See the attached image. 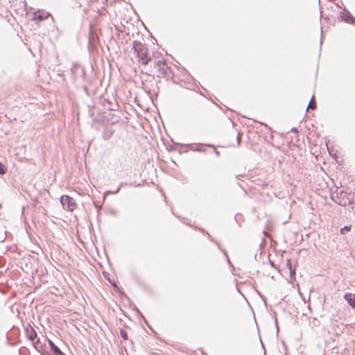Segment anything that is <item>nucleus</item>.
I'll return each mask as SVG.
<instances>
[{
  "label": "nucleus",
  "mask_w": 355,
  "mask_h": 355,
  "mask_svg": "<svg viewBox=\"0 0 355 355\" xmlns=\"http://www.w3.org/2000/svg\"><path fill=\"white\" fill-rule=\"evenodd\" d=\"M132 47L138 58V62L143 65L148 64L151 61V55L146 45L140 42L135 41Z\"/></svg>",
  "instance_id": "nucleus-1"
},
{
  "label": "nucleus",
  "mask_w": 355,
  "mask_h": 355,
  "mask_svg": "<svg viewBox=\"0 0 355 355\" xmlns=\"http://www.w3.org/2000/svg\"><path fill=\"white\" fill-rule=\"evenodd\" d=\"M154 68L157 69L159 73V75L164 76L168 75V72L170 71L166 61L163 58H158L154 61Z\"/></svg>",
  "instance_id": "nucleus-2"
},
{
  "label": "nucleus",
  "mask_w": 355,
  "mask_h": 355,
  "mask_svg": "<svg viewBox=\"0 0 355 355\" xmlns=\"http://www.w3.org/2000/svg\"><path fill=\"white\" fill-rule=\"evenodd\" d=\"M331 198L341 206H346L350 202V198L348 197L347 193L344 191L333 194Z\"/></svg>",
  "instance_id": "nucleus-3"
},
{
  "label": "nucleus",
  "mask_w": 355,
  "mask_h": 355,
  "mask_svg": "<svg viewBox=\"0 0 355 355\" xmlns=\"http://www.w3.org/2000/svg\"><path fill=\"white\" fill-rule=\"evenodd\" d=\"M60 203L63 209L69 211H73L76 207L75 200L70 196L64 195L60 198Z\"/></svg>",
  "instance_id": "nucleus-4"
},
{
  "label": "nucleus",
  "mask_w": 355,
  "mask_h": 355,
  "mask_svg": "<svg viewBox=\"0 0 355 355\" xmlns=\"http://www.w3.org/2000/svg\"><path fill=\"white\" fill-rule=\"evenodd\" d=\"M341 21L350 24H355V18L352 15L349 11L344 10L340 14Z\"/></svg>",
  "instance_id": "nucleus-5"
},
{
  "label": "nucleus",
  "mask_w": 355,
  "mask_h": 355,
  "mask_svg": "<svg viewBox=\"0 0 355 355\" xmlns=\"http://www.w3.org/2000/svg\"><path fill=\"white\" fill-rule=\"evenodd\" d=\"M50 16L51 14L45 10H38L37 12L35 13V19L40 21L47 19Z\"/></svg>",
  "instance_id": "nucleus-6"
},
{
  "label": "nucleus",
  "mask_w": 355,
  "mask_h": 355,
  "mask_svg": "<svg viewBox=\"0 0 355 355\" xmlns=\"http://www.w3.org/2000/svg\"><path fill=\"white\" fill-rule=\"evenodd\" d=\"M48 343H49V347L51 348V350L53 352L54 355H65L60 350V349L53 343V342L52 340L49 339Z\"/></svg>",
  "instance_id": "nucleus-7"
},
{
  "label": "nucleus",
  "mask_w": 355,
  "mask_h": 355,
  "mask_svg": "<svg viewBox=\"0 0 355 355\" xmlns=\"http://www.w3.org/2000/svg\"><path fill=\"white\" fill-rule=\"evenodd\" d=\"M344 298L352 308L355 309V294L347 293Z\"/></svg>",
  "instance_id": "nucleus-8"
},
{
  "label": "nucleus",
  "mask_w": 355,
  "mask_h": 355,
  "mask_svg": "<svg viewBox=\"0 0 355 355\" xmlns=\"http://www.w3.org/2000/svg\"><path fill=\"white\" fill-rule=\"evenodd\" d=\"M26 332L28 338L33 342L37 337V333L33 327H30L29 328L26 329Z\"/></svg>",
  "instance_id": "nucleus-9"
},
{
  "label": "nucleus",
  "mask_w": 355,
  "mask_h": 355,
  "mask_svg": "<svg viewBox=\"0 0 355 355\" xmlns=\"http://www.w3.org/2000/svg\"><path fill=\"white\" fill-rule=\"evenodd\" d=\"M113 130L110 129V128H105L103 132V138L105 139V140H107V139H110L112 135H113Z\"/></svg>",
  "instance_id": "nucleus-10"
},
{
  "label": "nucleus",
  "mask_w": 355,
  "mask_h": 355,
  "mask_svg": "<svg viewBox=\"0 0 355 355\" xmlns=\"http://www.w3.org/2000/svg\"><path fill=\"white\" fill-rule=\"evenodd\" d=\"M286 267H287L288 270H289L291 277L293 278L295 275V269L292 268V263L289 259L286 260Z\"/></svg>",
  "instance_id": "nucleus-11"
},
{
  "label": "nucleus",
  "mask_w": 355,
  "mask_h": 355,
  "mask_svg": "<svg viewBox=\"0 0 355 355\" xmlns=\"http://www.w3.org/2000/svg\"><path fill=\"white\" fill-rule=\"evenodd\" d=\"M316 107V104L314 102V96H313L310 102H309V104L307 107V109H315Z\"/></svg>",
  "instance_id": "nucleus-12"
},
{
  "label": "nucleus",
  "mask_w": 355,
  "mask_h": 355,
  "mask_svg": "<svg viewBox=\"0 0 355 355\" xmlns=\"http://www.w3.org/2000/svg\"><path fill=\"white\" fill-rule=\"evenodd\" d=\"M351 229V226H345L340 230V233L342 234H345V233L348 232Z\"/></svg>",
  "instance_id": "nucleus-13"
},
{
  "label": "nucleus",
  "mask_w": 355,
  "mask_h": 355,
  "mask_svg": "<svg viewBox=\"0 0 355 355\" xmlns=\"http://www.w3.org/2000/svg\"><path fill=\"white\" fill-rule=\"evenodd\" d=\"M6 173V168L0 162V175H3Z\"/></svg>",
  "instance_id": "nucleus-14"
},
{
  "label": "nucleus",
  "mask_w": 355,
  "mask_h": 355,
  "mask_svg": "<svg viewBox=\"0 0 355 355\" xmlns=\"http://www.w3.org/2000/svg\"><path fill=\"white\" fill-rule=\"evenodd\" d=\"M119 190H120V187H119L116 189V191H115V190H113V191H107L105 193H106V194H108V193L115 194V193H117L119 191Z\"/></svg>",
  "instance_id": "nucleus-15"
},
{
  "label": "nucleus",
  "mask_w": 355,
  "mask_h": 355,
  "mask_svg": "<svg viewBox=\"0 0 355 355\" xmlns=\"http://www.w3.org/2000/svg\"><path fill=\"white\" fill-rule=\"evenodd\" d=\"M121 336L124 339H127V338H128L126 332L125 331H123V330L121 331Z\"/></svg>",
  "instance_id": "nucleus-16"
},
{
  "label": "nucleus",
  "mask_w": 355,
  "mask_h": 355,
  "mask_svg": "<svg viewBox=\"0 0 355 355\" xmlns=\"http://www.w3.org/2000/svg\"><path fill=\"white\" fill-rule=\"evenodd\" d=\"M236 140H237L238 146H239L240 143H241V135H240V134H238V135L236 137Z\"/></svg>",
  "instance_id": "nucleus-17"
},
{
  "label": "nucleus",
  "mask_w": 355,
  "mask_h": 355,
  "mask_svg": "<svg viewBox=\"0 0 355 355\" xmlns=\"http://www.w3.org/2000/svg\"><path fill=\"white\" fill-rule=\"evenodd\" d=\"M214 151L216 153V156H218V155H219L218 151L216 149H215V148L214 149Z\"/></svg>",
  "instance_id": "nucleus-18"
},
{
  "label": "nucleus",
  "mask_w": 355,
  "mask_h": 355,
  "mask_svg": "<svg viewBox=\"0 0 355 355\" xmlns=\"http://www.w3.org/2000/svg\"><path fill=\"white\" fill-rule=\"evenodd\" d=\"M291 131H292V132H297V128H293L291 129Z\"/></svg>",
  "instance_id": "nucleus-19"
}]
</instances>
